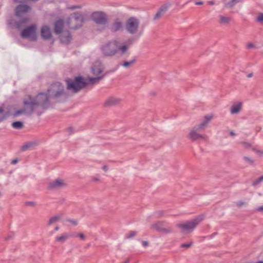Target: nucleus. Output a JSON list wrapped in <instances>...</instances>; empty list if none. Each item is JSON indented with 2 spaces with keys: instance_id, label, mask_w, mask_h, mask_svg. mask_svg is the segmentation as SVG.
<instances>
[{
  "instance_id": "c85d7f7f",
  "label": "nucleus",
  "mask_w": 263,
  "mask_h": 263,
  "mask_svg": "<svg viewBox=\"0 0 263 263\" xmlns=\"http://www.w3.org/2000/svg\"><path fill=\"white\" fill-rule=\"evenodd\" d=\"M29 21V18L25 17L22 19L19 22L15 23V26L17 28H20L22 25L26 24Z\"/></svg>"
},
{
  "instance_id": "aec40b11",
  "label": "nucleus",
  "mask_w": 263,
  "mask_h": 263,
  "mask_svg": "<svg viewBox=\"0 0 263 263\" xmlns=\"http://www.w3.org/2000/svg\"><path fill=\"white\" fill-rule=\"evenodd\" d=\"M123 27V23L119 20H115L111 25L110 30L112 32H116Z\"/></svg>"
},
{
  "instance_id": "ea45409f",
  "label": "nucleus",
  "mask_w": 263,
  "mask_h": 263,
  "mask_svg": "<svg viewBox=\"0 0 263 263\" xmlns=\"http://www.w3.org/2000/svg\"><path fill=\"white\" fill-rule=\"evenodd\" d=\"M67 221L70 222L73 226H77L78 224V221L73 219H67Z\"/></svg>"
},
{
  "instance_id": "bb28decb",
  "label": "nucleus",
  "mask_w": 263,
  "mask_h": 263,
  "mask_svg": "<svg viewBox=\"0 0 263 263\" xmlns=\"http://www.w3.org/2000/svg\"><path fill=\"white\" fill-rule=\"evenodd\" d=\"M240 0H231L224 4V7L229 8H232Z\"/></svg>"
},
{
  "instance_id": "a878e982",
  "label": "nucleus",
  "mask_w": 263,
  "mask_h": 263,
  "mask_svg": "<svg viewBox=\"0 0 263 263\" xmlns=\"http://www.w3.org/2000/svg\"><path fill=\"white\" fill-rule=\"evenodd\" d=\"M129 46L127 45H119V51L120 52L121 55H123L127 52L129 49Z\"/></svg>"
},
{
  "instance_id": "9b49d317",
  "label": "nucleus",
  "mask_w": 263,
  "mask_h": 263,
  "mask_svg": "<svg viewBox=\"0 0 263 263\" xmlns=\"http://www.w3.org/2000/svg\"><path fill=\"white\" fill-rule=\"evenodd\" d=\"M67 185V184L64 180L58 178L50 182L48 184V188L54 190L65 187Z\"/></svg>"
},
{
  "instance_id": "37998d69",
  "label": "nucleus",
  "mask_w": 263,
  "mask_h": 263,
  "mask_svg": "<svg viewBox=\"0 0 263 263\" xmlns=\"http://www.w3.org/2000/svg\"><path fill=\"white\" fill-rule=\"evenodd\" d=\"M255 45L252 43H248L247 44V47L248 49L253 48H255Z\"/></svg>"
},
{
  "instance_id": "4468645a",
  "label": "nucleus",
  "mask_w": 263,
  "mask_h": 263,
  "mask_svg": "<svg viewBox=\"0 0 263 263\" xmlns=\"http://www.w3.org/2000/svg\"><path fill=\"white\" fill-rule=\"evenodd\" d=\"M31 10V7L25 4L18 5L15 8V15L21 16Z\"/></svg>"
},
{
  "instance_id": "c03bdc74",
  "label": "nucleus",
  "mask_w": 263,
  "mask_h": 263,
  "mask_svg": "<svg viewBox=\"0 0 263 263\" xmlns=\"http://www.w3.org/2000/svg\"><path fill=\"white\" fill-rule=\"evenodd\" d=\"M255 211L259 212H263V205L256 208L255 209Z\"/></svg>"
},
{
  "instance_id": "423d86ee",
  "label": "nucleus",
  "mask_w": 263,
  "mask_h": 263,
  "mask_svg": "<svg viewBox=\"0 0 263 263\" xmlns=\"http://www.w3.org/2000/svg\"><path fill=\"white\" fill-rule=\"evenodd\" d=\"M84 16L80 12H74L66 20V23L71 29H77L82 27L84 22Z\"/></svg>"
},
{
  "instance_id": "69168bd1",
  "label": "nucleus",
  "mask_w": 263,
  "mask_h": 263,
  "mask_svg": "<svg viewBox=\"0 0 263 263\" xmlns=\"http://www.w3.org/2000/svg\"><path fill=\"white\" fill-rule=\"evenodd\" d=\"M129 259H126L125 261H124L123 263H129Z\"/></svg>"
},
{
  "instance_id": "412c9836",
  "label": "nucleus",
  "mask_w": 263,
  "mask_h": 263,
  "mask_svg": "<svg viewBox=\"0 0 263 263\" xmlns=\"http://www.w3.org/2000/svg\"><path fill=\"white\" fill-rule=\"evenodd\" d=\"M242 108V103L241 102L234 103L230 109L231 114H238Z\"/></svg>"
},
{
  "instance_id": "58836bf2",
  "label": "nucleus",
  "mask_w": 263,
  "mask_h": 263,
  "mask_svg": "<svg viewBox=\"0 0 263 263\" xmlns=\"http://www.w3.org/2000/svg\"><path fill=\"white\" fill-rule=\"evenodd\" d=\"M241 143L243 145V146L246 148H249L251 147V144L250 143L246 142H242Z\"/></svg>"
},
{
  "instance_id": "e2e57ef3",
  "label": "nucleus",
  "mask_w": 263,
  "mask_h": 263,
  "mask_svg": "<svg viewBox=\"0 0 263 263\" xmlns=\"http://www.w3.org/2000/svg\"><path fill=\"white\" fill-rule=\"evenodd\" d=\"M230 134L231 136H234L235 135L233 131L230 132Z\"/></svg>"
},
{
  "instance_id": "864d4df0",
  "label": "nucleus",
  "mask_w": 263,
  "mask_h": 263,
  "mask_svg": "<svg viewBox=\"0 0 263 263\" xmlns=\"http://www.w3.org/2000/svg\"><path fill=\"white\" fill-rule=\"evenodd\" d=\"M18 162V160L17 159H14L11 161V164H15Z\"/></svg>"
},
{
  "instance_id": "9d476101",
  "label": "nucleus",
  "mask_w": 263,
  "mask_h": 263,
  "mask_svg": "<svg viewBox=\"0 0 263 263\" xmlns=\"http://www.w3.org/2000/svg\"><path fill=\"white\" fill-rule=\"evenodd\" d=\"M91 20L99 25H105L108 23V17L104 12L98 11L92 12L90 15Z\"/></svg>"
},
{
  "instance_id": "09e8293b",
  "label": "nucleus",
  "mask_w": 263,
  "mask_h": 263,
  "mask_svg": "<svg viewBox=\"0 0 263 263\" xmlns=\"http://www.w3.org/2000/svg\"><path fill=\"white\" fill-rule=\"evenodd\" d=\"M260 183V182L259 181V180H258V179H257L256 180H254L253 182H252V185L253 186H256L257 185V184H259Z\"/></svg>"
},
{
  "instance_id": "6ab92c4d",
  "label": "nucleus",
  "mask_w": 263,
  "mask_h": 263,
  "mask_svg": "<svg viewBox=\"0 0 263 263\" xmlns=\"http://www.w3.org/2000/svg\"><path fill=\"white\" fill-rule=\"evenodd\" d=\"M64 24V21L61 19L58 20L55 22L54 30L55 34H60L64 31H63Z\"/></svg>"
},
{
  "instance_id": "3c124183",
  "label": "nucleus",
  "mask_w": 263,
  "mask_h": 263,
  "mask_svg": "<svg viewBox=\"0 0 263 263\" xmlns=\"http://www.w3.org/2000/svg\"><path fill=\"white\" fill-rule=\"evenodd\" d=\"M142 245H143V246L144 247H147V246H148V241H143L142 242Z\"/></svg>"
},
{
  "instance_id": "c9c22d12",
  "label": "nucleus",
  "mask_w": 263,
  "mask_h": 263,
  "mask_svg": "<svg viewBox=\"0 0 263 263\" xmlns=\"http://www.w3.org/2000/svg\"><path fill=\"white\" fill-rule=\"evenodd\" d=\"M243 159L245 161H246L247 163L251 165H253L254 163V160L252 159L251 158L248 157H244Z\"/></svg>"
},
{
  "instance_id": "473e14b6",
  "label": "nucleus",
  "mask_w": 263,
  "mask_h": 263,
  "mask_svg": "<svg viewBox=\"0 0 263 263\" xmlns=\"http://www.w3.org/2000/svg\"><path fill=\"white\" fill-rule=\"evenodd\" d=\"M33 145V143H27L25 145H24L22 146V149L23 151H26L28 148H29L30 147H32Z\"/></svg>"
},
{
  "instance_id": "f3484780",
  "label": "nucleus",
  "mask_w": 263,
  "mask_h": 263,
  "mask_svg": "<svg viewBox=\"0 0 263 263\" xmlns=\"http://www.w3.org/2000/svg\"><path fill=\"white\" fill-rule=\"evenodd\" d=\"M170 4H164L161 6L160 8L158 9L156 14L154 16L153 18L154 21H157L161 18V17L164 14V13L167 11L168 7H170Z\"/></svg>"
},
{
  "instance_id": "79ce46f5",
  "label": "nucleus",
  "mask_w": 263,
  "mask_h": 263,
  "mask_svg": "<svg viewBox=\"0 0 263 263\" xmlns=\"http://www.w3.org/2000/svg\"><path fill=\"white\" fill-rule=\"evenodd\" d=\"M157 217L160 218L164 216V212L162 211H159L156 213Z\"/></svg>"
},
{
  "instance_id": "dca6fc26",
  "label": "nucleus",
  "mask_w": 263,
  "mask_h": 263,
  "mask_svg": "<svg viewBox=\"0 0 263 263\" xmlns=\"http://www.w3.org/2000/svg\"><path fill=\"white\" fill-rule=\"evenodd\" d=\"M59 39L63 44H68L72 40V36L68 30H65L60 34Z\"/></svg>"
},
{
  "instance_id": "4be33fe9",
  "label": "nucleus",
  "mask_w": 263,
  "mask_h": 263,
  "mask_svg": "<svg viewBox=\"0 0 263 263\" xmlns=\"http://www.w3.org/2000/svg\"><path fill=\"white\" fill-rule=\"evenodd\" d=\"M68 238H69V234L67 233H64L59 236H56L55 238V241L57 242L63 243Z\"/></svg>"
},
{
  "instance_id": "052dcab7",
  "label": "nucleus",
  "mask_w": 263,
  "mask_h": 263,
  "mask_svg": "<svg viewBox=\"0 0 263 263\" xmlns=\"http://www.w3.org/2000/svg\"><path fill=\"white\" fill-rule=\"evenodd\" d=\"M253 73H249V74L247 75V77H248V78H251V77L253 76Z\"/></svg>"
},
{
  "instance_id": "bf43d9fd",
  "label": "nucleus",
  "mask_w": 263,
  "mask_h": 263,
  "mask_svg": "<svg viewBox=\"0 0 263 263\" xmlns=\"http://www.w3.org/2000/svg\"><path fill=\"white\" fill-rule=\"evenodd\" d=\"M6 117L5 116L0 117V122L5 119Z\"/></svg>"
},
{
  "instance_id": "20e7f679",
  "label": "nucleus",
  "mask_w": 263,
  "mask_h": 263,
  "mask_svg": "<svg viewBox=\"0 0 263 263\" xmlns=\"http://www.w3.org/2000/svg\"><path fill=\"white\" fill-rule=\"evenodd\" d=\"M101 50L104 57H114L119 51V42L116 40H111L103 45Z\"/></svg>"
},
{
  "instance_id": "a18cd8bd",
  "label": "nucleus",
  "mask_w": 263,
  "mask_h": 263,
  "mask_svg": "<svg viewBox=\"0 0 263 263\" xmlns=\"http://www.w3.org/2000/svg\"><path fill=\"white\" fill-rule=\"evenodd\" d=\"M81 8V6L80 5H74L70 7L69 8L71 10L76 9H80Z\"/></svg>"
},
{
  "instance_id": "cd10ccee",
  "label": "nucleus",
  "mask_w": 263,
  "mask_h": 263,
  "mask_svg": "<svg viewBox=\"0 0 263 263\" xmlns=\"http://www.w3.org/2000/svg\"><path fill=\"white\" fill-rule=\"evenodd\" d=\"M136 59H134L129 61H125L123 63L122 65L125 68H129L132 66L135 63Z\"/></svg>"
},
{
  "instance_id": "2eb2a0df",
  "label": "nucleus",
  "mask_w": 263,
  "mask_h": 263,
  "mask_svg": "<svg viewBox=\"0 0 263 263\" xmlns=\"http://www.w3.org/2000/svg\"><path fill=\"white\" fill-rule=\"evenodd\" d=\"M121 102V99L119 98L115 97H110L107 98L104 103V106L105 107H110L119 104Z\"/></svg>"
},
{
  "instance_id": "7c9ffc66",
  "label": "nucleus",
  "mask_w": 263,
  "mask_h": 263,
  "mask_svg": "<svg viewBox=\"0 0 263 263\" xmlns=\"http://www.w3.org/2000/svg\"><path fill=\"white\" fill-rule=\"evenodd\" d=\"M206 126L207 124L203 121L199 125L195 126L194 127L198 130H203L205 128V127H206Z\"/></svg>"
},
{
  "instance_id": "39448f33",
  "label": "nucleus",
  "mask_w": 263,
  "mask_h": 263,
  "mask_svg": "<svg viewBox=\"0 0 263 263\" xmlns=\"http://www.w3.org/2000/svg\"><path fill=\"white\" fill-rule=\"evenodd\" d=\"M203 219V216H199L192 220L186 221L183 223H178L176 227L181 230L183 233H190L192 232L199 223Z\"/></svg>"
},
{
  "instance_id": "4c0bfd02",
  "label": "nucleus",
  "mask_w": 263,
  "mask_h": 263,
  "mask_svg": "<svg viewBox=\"0 0 263 263\" xmlns=\"http://www.w3.org/2000/svg\"><path fill=\"white\" fill-rule=\"evenodd\" d=\"M25 204L26 206H30L34 207L36 205V203L33 201H28V202H25Z\"/></svg>"
},
{
  "instance_id": "b1692460",
  "label": "nucleus",
  "mask_w": 263,
  "mask_h": 263,
  "mask_svg": "<svg viewBox=\"0 0 263 263\" xmlns=\"http://www.w3.org/2000/svg\"><path fill=\"white\" fill-rule=\"evenodd\" d=\"M219 17V23L220 24H228L231 20V18L230 17L225 16L223 15H220Z\"/></svg>"
},
{
  "instance_id": "de8ad7c7",
  "label": "nucleus",
  "mask_w": 263,
  "mask_h": 263,
  "mask_svg": "<svg viewBox=\"0 0 263 263\" xmlns=\"http://www.w3.org/2000/svg\"><path fill=\"white\" fill-rule=\"evenodd\" d=\"M4 109L3 107H0V117L5 116L6 117V118H5V119H6V116L4 114Z\"/></svg>"
},
{
  "instance_id": "1a4fd4ad",
  "label": "nucleus",
  "mask_w": 263,
  "mask_h": 263,
  "mask_svg": "<svg viewBox=\"0 0 263 263\" xmlns=\"http://www.w3.org/2000/svg\"><path fill=\"white\" fill-rule=\"evenodd\" d=\"M164 221H158L151 225V229L163 234H169L174 232L171 227H164Z\"/></svg>"
},
{
  "instance_id": "7ed1b4c3",
  "label": "nucleus",
  "mask_w": 263,
  "mask_h": 263,
  "mask_svg": "<svg viewBox=\"0 0 263 263\" xmlns=\"http://www.w3.org/2000/svg\"><path fill=\"white\" fill-rule=\"evenodd\" d=\"M67 89L73 93H77L87 86V83L84 78L81 76L76 77L74 79H67L66 80Z\"/></svg>"
},
{
  "instance_id": "e433bc0d",
  "label": "nucleus",
  "mask_w": 263,
  "mask_h": 263,
  "mask_svg": "<svg viewBox=\"0 0 263 263\" xmlns=\"http://www.w3.org/2000/svg\"><path fill=\"white\" fill-rule=\"evenodd\" d=\"M247 203L245 201H239L236 203V204L238 208H241L243 205H247Z\"/></svg>"
},
{
  "instance_id": "8fccbe9b",
  "label": "nucleus",
  "mask_w": 263,
  "mask_h": 263,
  "mask_svg": "<svg viewBox=\"0 0 263 263\" xmlns=\"http://www.w3.org/2000/svg\"><path fill=\"white\" fill-rule=\"evenodd\" d=\"M78 236H79L82 240H84L85 239V236L83 233H79L78 235Z\"/></svg>"
},
{
  "instance_id": "49530a36",
  "label": "nucleus",
  "mask_w": 263,
  "mask_h": 263,
  "mask_svg": "<svg viewBox=\"0 0 263 263\" xmlns=\"http://www.w3.org/2000/svg\"><path fill=\"white\" fill-rule=\"evenodd\" d=\"M92 180L94 182H97L99 181L100 179L98 176H93L92 177Z\"/></svg>"
},
{
  "instance_id": "5fc2aeb1",
  "label": "nucleus",
  "mask_w": 263,
  "mask_h": 263,
  "mask_svg": "<svg viewBox=\"0 0 263 263\" xmlns=\"http://www.w3.org/2000/svg\"><path fill=\"white\" fill-rule=\"evenodd\" d=\"M102 169L105 171L107 172L108 171V167L107 165H105L102 167Z\"/></svg>"
},
{
  "instance_id": "0e129e2a",
  "label": "nucleus",
  "mask_w": 263,
  "mask_h": 263,
  "mask_svg": "<svg viewBox=\"0 0 263 263\" xmlns=\"http://www.w3.org/2000/svg\"><path fill=\"white\" fill-rule=\"evenodd\" d=\"M59 229H60V228H59V226H57V227H55V228H54V231H58L59 230Z\"/></svg>"
},
{
  "instance_id": "f257e3e1",
  "label": "nucleus",
  "mask_w": 263,
  "mask_h": 263,
  "mask_svg": "<svg viewBox=\"0 0 263 263\" xmlns=\"http://www.w3.org/2000/svg\"><path fill=\"white\" fill-rule=\"evenodd\" d=\"M49 95L47 93L41 92L35 97L28 95L23 100L24 107L17 110L14 114V117H17L22 114H32L34 111L40 116L43 111L50 105Z\"/></svg>"
},
{
  "instance_id": "a19ab883",
  "label": "nucleus",
  "mask_w": 263,
  "mask_h": 263,
  "mask_svg": "<svg viewBox=\"0 0 263 263\" xmlns=\"http://www.w3.org/2000/svg\"><path fill=\"white\" fill-rule=\"evenodd\" d=\"M257 21L260 23H263V13L259 14L257 18Z\"/></svg>"
},
{
  "instance_id": "f704fd0d",
  "label": "nucleus",
  "mask_w": 263,
  "mask_h": 263,
  "mask_svg": "<svg viewBox=\"0 0 263 263\" xmlns=\"http://www.w3.org/2000/svg\"><path fill=\"white\" fill-rule=\"evenodd\" d=\"M213 118L212 115H206L204 118L203 122L205 123L206 124L209 123V122Z\"/></svg>"
},
{
  "instance_id": "6e6d98bb",
  "label": "nucleus",
  "mask_w": 263,
  "mask_h": 263,
  "mask_svg": "<svg viewBox=\"0 0 263 263\" xmlns=\"http://www.w3.org/2000/svg\"><path fill=\"white\" fill-rule=\"evenodd\" d=\"M208 4L211 5H213L215 4V2L213 1H208Z\"/></svg>"
},
{
  "instance_id": "c756f323",
  "label": "nucleus",
  "mask_w": 263,
  "mask_h": 263,
  "mask_svg": "<svg viewBox=\"0 0 263 263\" xmlns=\"http://www.w3.org/2000/svg\"><path fill=\"white\" fill-rule=\"evenodd\" d=\"M12 126L15 129H22L23 127V123L21 121H16L12 123Z\"/></svg>"
},
{
  "instance_id": "393cba45",
  "label": "nucleus",
  "mask_w": 263,
  "mask_h": 263,
  "mask_svg": "<svg viewBox=\"0 0 263 263\" xmlns=\"http://www.w3.org/2000/svg\"><path fill=\"white\" fill-rule=\"evenodd\" d=\"M61 219L60 216L56 215L51 217L48 221L47 225L51 226L53 223L57 222Z\"/></svg>"
},
{
  "instance_id": "ddd939ff",
  "label": "nucleus",
  "mask_w": 263,
  "mask_h": 263,
  "mask_svg": "<svg viewBox=\"0 0 263 263\" xmlns=\"http://www.w3.org/2000/svg\"><path fill=\"white\" fill-rule=\"evenodd\" d=\"M104 66L102 63L99 61H95L91 66V72L94 76H99L102 75L103 70Z\"/></svg>"
},
{
  "instance_id": "2f4dec72",
  "label": "nucleus",
  "mask_w": 263,
  "mask_h": 263,
  "mask_svg": "<svg viewBox=\"0 0 263 263\" xmlns=\"http://www.w3.org/2000/svg\"><path fill=\"white\" fill-rule=\"evenodd\" d=\"M137 235V232L136 231H130L128 234H127L125 236V238L126 239H130Z\"/></svg>"
},
{
  "instance_id": "72a5a7b5",
  "label": "nucleus",
  "mask_w": 263,
  "mask_h": 263,
  "mask_svg": "<svg viewBox=\"0 0 263 263\" xmlns=\"http://www.w3.org/2000/svg\"><path fill=\"white\" fill-rule=\"evenodd\" d=\"M193 245V242L191 241L190 242L182 243L180 245L181 248H189Z\"/></svg>"
},
{
  "instance_id": "13d9d810",
  "label": "nucleus",
  "mask_w": 263,
  "mask_h": 263,
  "mask_svg": "<svg viewBox=\"0 0 263 263\" xmlns=\"http://www.w3.org/2000/svg\"><path fill=\"white\" fill-rule=\"evenodd\" d=\"M68 131L70 132V133H72L73 132V128L70 127L68 128Z\"/></svg>"
},
{
  "instance_id": "a211bd4d",
  "label": "nucleus",
  "mask_w": 263,
  "mask_h": 263,
  "mask_svg": "<svg viewBox=\"0 0 263 263\" xmlns=\"http://www.w3.org/2000/svg\"><path fill=\"white\" fill-rule=\"evenodd\" d=\"M41 35L44 40L50 39L52 33L50 27L47 25L43 26L41 29Z\"/></svg>"
},
{
  "instance_id": "774afa93",
  "label": "nucleus",
  "mask_w": 263,
  "mask_h": 263,
  "mask_svg": "<svg viewBox=\"0 0 263 263\" xmlns=\"http://www.w3.org/2000/svg\"><path fill=\"white\" fill-rule=\"evenodd\" d=\"M256 263H263V261H259Z\"/></svg>"
},
{
  "instance_id": "603ef678",
  "label": "nucleus",
  "mask_w": 263,
  "mask_h": 263,
  "mask_svg": "<svg viewBox=\"0 0 263 263\" xmlns=\"http://www.w3.org/2000/svg\"><path fill=\"white\" fill-rule=\"evenodd\" d=\"M77 236H78V235H76L74 233L69 234V238H70V237H77Z\"/></svg>"
},
{
  "instance_id": "338daca9",
  "label": "nucleus",
  "mask_w": 263,
  "mask_h": 263,
  "mask_svg": "<svg viewBox=\"0 0 263 263\" xmlns=\"http://www.w3.org/2000/svg\"><path fill=\"white\" fill-rule=\"evenodd\" d=\"M13 1H14V3H18V0H14Z\"/></svg>"
},
{
  "instance_id": "680f3d73",
  "label": "nucleus",
  "mask_w": 263,
  "mask_h": 263,
  "mask_svg": "<svg viewBox=\"0 0 263 263\" xmlns=\"http://www.w3.org/2000/svg\"><path fill=\"white\" fill-rule=\"evenodd\" d=\"M258 179L260 182L261 181H263V175L262 176H261L260 177L258 178Z\"/></svg>"
},
{
  "instance_id": "6e6552de",
  "label": "nucleus",
  "mask_w": 263,
  "mask_h": 263,
  "mask_svg": "<svg viewBox=\"0 0 263 263\" xmlns=\"http://www.w3.org/2000/svg\"><path fill=\"white\" fill-rule=\"evenodd\" d=\"M37 27L34 24L27 27L21 32V37L24 39H28L31 41H35L37 39L36 33Z\"/></svg>"
},
{
  "instance_id": "f03ea898",
  "label": "nucleus",
  "mask_w": 263,
  "mask_h": 263,
  "mask_svg": "<svg viewBox=\"0 0 263 263\" xmlns=\"http://www.w3.org/2000/svg\"><path fill=\"white\" fill-rule=\"evenodd\" d=\"M47 92L51 99L57 101L62 98H67L68 97L64 86L60 82L52 84L48 88Z\"/></svg>"
},
{
  "instance_id": "0eeeda50",
  "label": "nucleus",
  "mask_w": 263,
  "mask_h": 263,
  "mask_svg": "<svg viewBox=\"0 0 263 263\" xmlns=\"http://www.w3.org/2000/svg\"><path fill=\"white\" fill-rule=\"evenodd\" d=\"M140 26V20L135 17L128 18L125 23V29L130 34L138 33Z\"/></svg>"
},
{
  "instance_id": "5701e85b",
  "label": "nucleus",
  "mask_w": 263,
  "mask_h": 263,
  "mask_svg": "<svg viewBox=\"0 0 263 263\" xmlns=\"http://www.w3.org/2000/svg\"><path fill=\"white\" fill-rule=\"evenodd\" d=\"M105 76V74H102L99 76H96L95 78L88 77V82L91 85H93L95 84L99 83V82Z\"/></svg>"
},
{
  "instance_id": "4d7b16f0",
  "label": "nucleus",
  "mask_w": 263,
  "mask_h": 263,
  "mask_svg": "<svg viewBox=\"0 0 263 263\" xmlns=\"http://www.w3.org/2000/svg\"><path fill=\"white\" fill-rule=\"evenodd\" d=\"M203 4L202 2H195V4L197 5H201Z\"/></svg>"
},
{
  "instance_id": "f8f14e48",
  "label": "nucleus",
  "mask_w": 263,
  "mask_h": 263,
  "mask_svg": "<svg viewBox=\"0 0 263 263\" xmlns=\"http://www.w3.org/2000/svg\"><path fill=\"white\" fill-rule=\"evenodd\" d=\"M198 130L193 127L189 133L187 137L192 141H195L197 140H205L207 139L208 137L205 135H201L198 133Z\"/></svg>"
}]
</instances>
